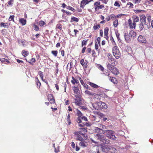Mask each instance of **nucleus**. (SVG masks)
<instances>
[{
  "mask_svg": "<svg viewBox=\"0 0 153 153\" xmlns=\"http://www.w3.org/2000/svg\"><path fill=\"white\" fill-rule=\"evenodd\" d=\"M103 134H105L107 137L110 139L114 140H117V137L114 135V132L113 131L104 130L103 131Z\"/></svg>",
  "mask_w": 153,
  "mask_h": 153,
  "instance_id": "obj_1",
  "label": "nucleus"
},
{
  "mask_svg": "<svg viewBox=\"0 0 153 153\" xmlns=\"http://www.w3.org/2000/svg\"><path fill=\"white\" fill-rule=\"evenodd\" d=\"M112 52L113 55L116 59H119L120 56V53L118 47L114 46L112 48Z\"/></svg>",
  "mask_w": 153,
  "mask_h": 153,
  "instance_id": "obj_2",
  "label": "nucleus"
},
{
  "mask_svg": "<svg viewBox=\"0 0 153 153\" xmlns=\"http://www.w3.org/2000/svg\"><path fill=\"white\" fill-rule=\"evenodd\" d=\"M72 88L73 90L74 91V93L76 94L75 95V97L76 98H79L80 96V93L78 87L73 86Z\"/></svg>",
  "mask_w": 153,
  "mask_h": 153,
  "instance_id": "obj_3",
  "label": "nucleus"
},
{
  "mask_svg": "<svg viewBox=\"0 0 153 153\" xmlns=\"http://www.w3.org/2000/svg\"><path fill=\"white\" fill-rule=\"evenodd\" d=\"M95 138L97 139L100 140L101 142H102L105 137L104 135L100 134H97L94 135Z\"/></svg>",
  "mask_w": 153,
  "mask_h": 153,
  "instance_id": "obj_4",
  "label": "nucleus"
},
{
  "mask_svg": "<svg viewBox=\"0 0 153 153\" xmlns=\"http://www.w3.org/2000/svg\"><path fill=\"white\" fill-rule=\"evenodd\" d=\"M137 40L140 42L143 43H146V40L144 37L142 36H139L137 39Z\"/></svg>",
  "mask_w": 153,
  "mask_h": 153,
  "instance_id": "obj_5",
  "label": "nucleus"
},
{
  "mask_svg": "<svg viewBox=\"0 0 153 153\" xmlns=\"http://www.w3.org/2000/svg\"><path fill=\"white\" fill-rule=\"evenodd\" d=\"M108 59L109 61L111 63V64L112 65H116L115 63V59L114 58L112 55L108 54Z\"/></svg>",
  "mask_w": 153,
  "mask_h": 153,
  "instance_id": "obj_6",
  "label": "nucleus"
},
{
  "mask_svg": "<svg viewBox=\"0 0 153 153\" xmlns=\"http://www.w3.org/2000/svg\"><path fill=\"white\" fill-rule=\"evenodd\" d=\"M98 106L99 107L102 109H106L107 108L106 104L104 102H98Z\"/></svg>",
  "mask_w": 153,
  "mask_h": 153,
  "instance_id": "obj_7",
  "label": "nucleus"
},
{
  "mask_svg": "<svg viewBox=\"0 0 153 153\" xmlns=\"http://www.w3.org/2000/svg\"><path fill=\"white\" fill-rule=\"evenodd\" d=\"M140 16V22L146 24V16L144 14H142Z\"/></svg>",
  "mask_w": 153,
  "mask_h": 153,
  "instance_id": "obj_8",
  "label": "nucleus"
},
{
  "mask_svg": "<svg viewBox=\"0 0 153 153\" xmlns=\"http://www.w3.org/2000/svg\"><path fill=\"white\" fill-rule=\"evenodd\" d=\"M108 78L109 80L114 84H117L118 83V82L115 78L110 76H109Z\"/></svg>",
  "mask_w": 153,
  "mask_h": 153,
  "instance_id": "obj_9",
  "label": "nucleus"
},
{
  "mask_svg": "<svg viewBox=\"0 0 153 153\" xmlns=\"http://www.w3.org/2000/svg\"><path fill=\"white\" fill-rule=\"evenodd\" d=\"M124 37L125 39L126 42H128L130 41V36L129 35H128V33H125Z\"/></svg>",
  "mask_w": 153,
  "mask_h": 153,
  "instance_id": "obj_10",
  "label": "nucleus"
},
{
  "mask_svg": "<svg viewBox=\"0 0 153 153\" xmlns=\"http://www.w3.org/2000/svg\"><path fill=\"white\" fill-rule=\"evenodd\" d=\"M19 22L22 24V25H24L26 24V20L23 18H20Z\"/></svg>",
  "mask_w": 153,
  "mask_h": 153,
  "instance_id": "obj_11",
  "label": "nucleus"
},
{
  "mask_svg": "<svg viewBox=\"0 0 153 153\" xmlns=\"http://www.w3.org/2000/svg\"><path fill=\"white\" fill-rule=\"evenodd\" d=\"M111 71L112 72V73L116 75L118 74L119 73L118 70L115 67L113 68L112 69V71Z\"/></svg>",
  "mask_w": 153,
  "mask_h": 153,
  "instance_id": "obj_12",
  "label": "nucleus"
},
{
  "mask_svg": "<svg viewBox=\"0 0 153 153\" xmlns=\"http://www.w3.org/2000/svg\"><path fill=\"white\" fill-rule=\"evenodd\" d=\"M72 80L71 81V83L74 85H75V83L78 84L79 82L77 79H76L74 77H72Z\"/></svg>",
  "mask_w": 153,
  "mask_h": 153,
  "instance_id": "obj_13",
  "label": "nucleus"
},
{
  "mask_svg": "<svg viewBox=\"0 0 153 153\" xmlns=\"http://www.w3.org/2000/svg\"><path fill=\"white\" fill-rule=\"evenodd\" d=\"M35 81L36 82L37 87L38 88H39L41 85V83L40 82L39 79L37 77H36L35 79Z\"/></svg>",
  "mask_w": 153,
  "mask_h": 153,
  "instance_id": "obj_14",
  "label": "nucleus"
},
{
  "mask_svg": "<svg viewBox=\"0 0 153 153\" xmlns=\"http://www.w3.org/2000/svg\"><path fill=\"white\" fill-rule=\"evenodd\" d=\"M129 34L130 35L131 37L133 38L136 36V33L131 30Z\"/></svg>",
  "mask_w": 153,
  "mask_h": 153,
  "instance_id": "obj_15",
  "label": "nucleus"
},
{
  "mask_svg": "<svg viewBox=\"0 0 153 153\" xmlns=\"http://www.w3.org/2000/svg\"><path fill=\"white\" fill-rule=\"evenodd\" d=\"M114 65H112L111 64L108 63L107 65V68L111 71H112V69L114 67Z\"/></svg>",
  "mask_w": 153,
  "mask_h": 153,
  "instance_id": "obj_16",
  "label": "nucleus"
},
{
  "mask_svg": "<svg viewBox=\"0 0 153 153\" xmlns=\"http://www.w3.org/2000/svg\"><path fill=\"white\" fill-rule=\"evenodd\" d=\"M89 84L90 85L91 87L94 88H97L100 87L97 85L90 82H89Z\"/></svg>",
  "mask_w": 153,
  "mask_h": 153,
  "instance_id": "obj_17",
  "label": "nucleus"
},
{
  "mask_svg": "<svg viewBox=\"0 0 153 153\" xmlns=\"http://www.w3.org/2000/svg\"><path fill=\"white\" fill-rule=\"evenodd\" d=\"M9 25L7 23H5L1 22L0 24V26L1 27H3L4 28L8 27Z\"/></svg>",
  "mask_w": 153,
  "mask_h": 153,
  "instance_id": "obj_18",
  "label": "nucleus"
},
{
  "mask_svg": "<svg viewBox=\"0 0 153 153\" xmlns=\"http://www.w3.org/2000/svg\"><path fill=\"white\" fill-rule=\"evenodd\" d=\"M92 106L95 110H98L100 108L98 106V102L94 103L92 104Z\"/></svg>",
  "mask_w": 153,
  "mask_h": 153,
  "instance_id": "obj_19",
  "label": "nucleus"
},
{
  "mask_svg": "<svg viewBox=\"0 0 153 153\" xmlns=\"http://www.w3.org/2000/svg\"><path fill=\"white\" fill-rule=\"evenodd\" d=\"M145 25H146V24L140 22L139 25L140 30V31L142 30L144 28V26Z\"/></svg>",
  "mask_w": 153,
  "mask_h": 153,
  "instance_id": "obj_20",
  "label": "nucleus"
},
{
  "mask_svg": "<svg viewBox=\"0 0 153 153\" xmlns=\"http://www.w3.org/2000/svg\"><path fill=\"white\" fill-rule=\"evenodd\" d=\"M22 54L23 56L26 57L28 55L29 53L28 51H26L25 50H23L22 51Z\"/></svg>",
  "mask_w": 153,
  "mask_h": 153,
  "instance_id": "obj_21",
  "label": "nucleus"
},
{
  "mask_svg": "<svg viewBox=\"0 0 153 153\" xmlns=\"http://www.w3.org/2000/svg\"><path fill=\"white\" fill-rule=\"evenodd\" d=\"M96 114L99 117L102 118L104 116V114L101 113L100 112L97 111L96 112Z\"/></svg>",
  "mask_w": 153,
  "mask_h": 153,
  "instance_id": "obj_22",
  "label": "nucleus"
},
{
  "mask_svg": "<svg viewBox=\"0 0 153 153\" xmlns=\"http://www.w3.org/2000/svg\"><path fill=\"white\" fill-rule=\"evenodd\" d=\"M133 21L135 22H137L139 21V18L137 16H134L133 17Z\"/></svg>",
  "mask_w": 153,
  "mask_h": 153,
  "instance_id": "obj_23",
  "label": "nucleus"
},
{
  "mask_svg": "<svg viewBox=\"0 0 153 153\" xmlns=\"http://www.w3.org/2000/svg\"><path fill=\"white\" fill-rule=\"evenodd\" d=\"M13 2L14 0H10V1L8 2L7 6L8 7H12L13 4Z\"/></svg>",
  "mask_w": 153,
  "mask_h": 153,
  "instance_id": "obj_24",
  "label": "nucleus"
},
{
  "mask_svg": "<svg viewBox=\"0 0 153 153\" xmlns=\"http://www.w3.org/2000/svg\"><path fill=\"white\" fill-rule=\"evenodd\" d=\"M85 93L86 94L88 95H94V93H93L90 91L87 90H85Z\"/></svg>",
  "mask_w": 153,
  "mask_h": 153,
  "instance_id": "obj_25",
  "label": "nucleus"
},
{
  "mask_svg": "<svg viewBox=\"0 0 153 153\" xmlns=\"http://www.w3.org/2000/svg\"><path fill=\"white\" fill-rule=\"evenodd\" d=\"M104 144H108L109 143V140L108 139H106V137H105V139H104L102 142Z\"/></svg>",
  "mask_w": 153,
  "mask_h": 153,
  "instance_id": "obj_26",
  "label": "nucleus"
},
{
  "mask_svg": "<svg viewBox=\"0 0 153 153\" xmlns=\"http://www.w3.org/2000/svg\"><path fill=\"white\" fill-rule=\"evenodd\" d=\"M79 19L77 18L73 17L71 19V22H78L79 21Z\"/></svg>",
  "mask_w": 153,
  "mask_h": 153,
  "instance_id": "obj_27",
  "label": "nucleus"
},
{
  "mask_svg": "<svg viewBox=\"0 0 153 153\" xmlns=\"http://www.w3.org/2000/svg\"><path fill=\"white\" fill-rule=\"evenodd\" d=\"M108 30L109 29L108 27H106L105 28L104 31V36H106L107 35H108Z\"/></svg>",
  "mask_w": 153,
  "mask_h": 153,
  "instance_id": "obj_28",
  "label": "nucleus"
},
{
  "mask_svg": "<svg viewBox=\"0 0 153 153\" xmlns=\"http://www.w3.org/2000/svg\"><path fill=\"white\" fill-rule=\"evenodd\" d=\"M100 27V26L99 24L97 25V24H94L93 28L94 30H97Z\"/></svg>",
  "mask_w": 153,
  "mask_h": 153,
  "instance_id": "obj_29",
  "label": "nucleus"
},
{
  "mask_svg": "<svg viewBox=\"0 0 153 153\" xmlns=\"http://www.w3.org/2000/svg\"><path fill=\"white\" fill-rule=\"evenodd\" d=\"M86 4V3L84 0H82L80 4V7H84L85 5Z\"/></svg>",
  "mask_w": 153,
  "mask_h": 153,
  "instance_id": "obj_30",
  "label": "nucleus"
},
{
  "mask_svg": "<svg viewBox=\"0 0 153 153\" xmlns=\"http://www.w3.org/2000/svg\"><path fill=\"white\" fill-rule=\"evenodd\" d=\"M88 40V39L83 40L82 43V46H83L84 45H86Z\"/></svg>",
  "mask_w": 153,
  "mask_h": 153,
  "instance_id": "obj_31",
  "label": "nucleus"
},
{
  "mask_svg": "<svg viewBox=\"0 0 153 153\" xmlns=\"http://www.w3.org/2000/svg\"><path fill=\"white\" fill-rule=\"evenodd\" d=\"M47 97L48 101H49L51 99L52 100V99L54 98L53 95L51 94H48Z\"/></svg>",
  "mask_w": 153,
  "mask_h": 153,
  "instance_id": "obj_32",
  "label": "nucleus"
},
{
  "mask_svg": "<svg viewBox=\"0 0 153 153\" xmlns=\"http://www.w3.org/2000/svg\"><path fill=\"white\" fill-rule=\"evenodd\" d=\"M118 22L117 19H116L113 22L114 26V27H116L118 25Z\"/></svg>",
  "mask_w": 153,
  "mask_h": 153,
  "instance_id": "obj_33",
  "label": "nucleus"
},
{
  "mask_svg": "<svg viewBox=\"0 0 153 153\" xmlns=\"http://www.w3.org/2000/svg\"><path fill=\"white\" fill-rule=\"evenodd\" d=\"M98 127H99L100 128H101V129H102V131L103 132L102 133H103V130L104 129V127L105 126L104 125L101 124H99L98 125Z\"/></svg>",
  "mask_w": 153,
  "mask_h": 153,
  "instance_id": "obj_34",
  "label": "nucleus"
},
{
  "mask_svg": "<svg viewBox=\"0 0 153 153\" xmlns=\"http://www.w3.org/2000/svg\"><path fill=\"white\" fill-rule=\"evenodd\" d=\"M128 22L130 27L131 28H133V27L132 26V22L131 20V19H128Z\"/></svg>",
  "mask_w": 153,
  "mask_h": 153,
  "instance_id": "obj_35",
  "label": "nucleus"
},
{
  "mask_svg": "<svg viewBox=\"0 0 153 153\" xmlns=\"http://www.w3.org/2000/svg\"><path fill=\"white\" fill-rule=\"evenodd\" d=\"M145 10H134V12L136 13L144 12Z\"/></svg>",
  "mask_w": 153,
  "mask_h": 153,
  "instance_id": "obj_36",
  "label": "nucleus"
},
{
  "mask_svg": "<svg viewBox=\"0 0 153 153\" xmlns=\"http://www.w3.org/2000/svg\"><path fill=\"white\" fill-rule=\"evenodd\" d=\"M45 24V23L43 21H40L39 22V25L40 26H43Z\"/></svg>",
  "mask_w": 153,
  "mask_h": 153,
  "instance_id": "obj_37",
  "label": "nucleus"
},
{
  "mask_svg": "<svg viewBox=\"0 0 153 153\" xmlns=\"http://www.w3.org/2000/svg\"><path fill=\"white\" fill-rule=\"evenodd\" d=\"M14 17L15 16L14 15L10 16L9 18V21H13L14 22Z\"/></svg>",
  "mask_w": 153,
  "mask_h": 153,
  "instance_id": "obj_38",
  "label": "nucleus"
},
{
  "mask_svg": "<svg viewBox=\"0 0 153 153\" xmlns=\"http://www.w3.org/2000/svg\"><path fill=\"white\" fill-rule=\"evenodd\" d=\"M103 74H104L106 76H108V77L109 76H110L109 75L110 74L109 73L108 71V70H106L105 71L104 73H103Z\"/></svg>",
  "mask_w": 153,
  "mask_h": 153,
  "instance_id": "obj_39",
  "label": "nucleus"
},
{
  "mask_svg": "<svg viewBox=\"0 0 153 153\" xmlns=\"http://www.w3.org/2000/svg\"><path fill=\"white\" fill-rule=\"evenodd\" d=\"M100 148L101 150H102V152H105V149H106V148L105 146H101L100 147Z\"/></svg>",
  "mask_w": 153,
  "mask_h": 153,
  "instance_id": "obj_40",
  "label": "nucleus"
},
{
  "mask_svg": "<svg viewBox=\"0 0 153 153\" xmlns=\"http://www.w3.org/2000/svg\"><path fill=\"white\" fill-rule=\"evenodd\" d=\"M51 53L55 57L57 55L58 52L57 51H52Z\"/></svg>",
  "mask_w": 153,
  "mask_h": 153,
  "instance_id": "obj_41",
  "label": "nucleus"
},
{
  "mask_svg": "<svg viewBox=\"0 0 153 153\" xmlns=\"http://www.w3.org/2000/svg\"><path fill=\"white\" fill-rule=\"evenodd\" d=\"M102 129L100 128H98V127H95V131L97 132H100L101 131H102Z\"/></svg>",
  "mask_w": 153,
  "mask_h": 153,
  "instance_id": "obj_42",
  "label": "nucleus"
},
{
  "mask_svg": "<svg viewBox=\"0 0 153 153\" xmlns=\"http://www.w3.org/2000/svg\"><path fill=\"white\" fill-rule=\"evenodd\" d=\"M110 40H111V41L113 45H116V44L115 42V41H114L113 37L112 36H111L110 37Z\"/></svg>",
  "mask_w": 153,
  "mask_h": 153,
  "instance_id": "obj_43",
  "label": "nucleus"
},
{
  "mask_svg": "<svg viewBox=\"0 0 153 153\" xmlns=\"http://www.w3.org/2000/svg\"><path fill=\"white\" fill-rule=\"evenodd\" d=\"M81 119V117H79L76 118V121L78 123H79V124L80 123H81L82 121Z\"/></svg>",
  "mask_w": 153,
  "mask_h": 153,
  "instance_id": "obj_44",
  "label": "nucleus"
},
{
  "mask_svg": "<svg viewBox=\"0 0 153 153\" xmlns=\"http://www.w3.org/2000/svg\"><path fill=\"white\" fill-rule=\"evenodd\" d=\"M78 137L76 138V140L82 141L83 140L82 138L79 136V135L77 136Z\"/></svg>",
  "mask_w": 153,
  "mask_h": 153,
  "instance_id": "obj_45",
  "label": "nucleus"
},
{
  "mask_svg": "<svg viewBox=\"0 0 153 153\" xmlns=\"http://www.w3.org/2000/svg\"><path fill=\"white\" fill-rule=\"evenodd\" d=\"M127 5L129 6V7L131 8H133V4L130 2H129L127 4Z\"/></svg>",
  "mask_w": 153,
  "mask_h": 153,
  "instance_id": "obj_46",
  "label": "nucleus"
},
{
  "mask_svg": "<svg viewBox=\"0 0 153 153\" xmlns=\"http://www.w3.org/2000/svg\"><path fill=\"white\" fill-rule=\"evenodd\" d=\"M67 8L68 10L73 11V12H74L75 10L74 9L70 6H67Z\"/></svg>",
  "mask_w": 153,
  "mask_h": 153,
  "instance_id": "obj_47",
  "label": "nucleus"
},
{
  "mask_svg": "<svg viewBox=\"0 0 153 153\" xmlns=\"http://www.w3.org/2000/svg\"><path fill=\"white\" fill-rule=\"evenodd\" d=\"M34 29L36 31H38L39 30V27L38 26L35 24L33 25Z\"/></svg>",
  "mask_w": 153,
  "mask_h": 153,
  "instance_id": "obj_48",
  "label": "nucleus"
},
{
  "mask_svg": "<svg viewBox=\"0 0 153 153\" xmlns=\"http://www.w3.org/2000/svg\"><path fill=\"white\" fill-rule=\"evenodd\" d=\"M79 145L82 147H85L86 146L84 142L81 141L79 143Z\"/></svg>",
  "mask_w": 153,
  "mask_h": 153,
  "instance_id": "obj_49",
  "label": "nucleus"
},
{
  "mask_svg": "<svg viewBox=\"0 0 153 153\" xmlns=\"http://www.w3.org/2000/svg\"><path fill=\"white\" fill-rule=\"evenodd\" d=\"M80 62L81 65L83 66L84 67V65L85 64V63L84 62V60L83 59H82L80 60Z\"/></svg>",
  "mask_w": 153,
  "mask_h": 153,
  "instance_id": "obj_50",
  "label": "nucleus"
},
{
  "mask_svg": "<svg viewBox=\"0 0 153 153\" xmlns=\"http://www.w3.org/2000/svg\"><path fill=\"white\" fill-rule=\"evenodd\" d=\"M86 124L85 123H83L81 122L79 124V126L80 127H83L85 126Z\"/></svg>",
  "mask_w": 153,
  "mask_h": 153,
  "instance_id": "obj_51",
  "label": "nucleus"
},
{
  "mask_svg": "<svg viewBox=\"0 0 153 153\" xmlns=\"http://www.w3.org/2000/svg\"><path fill=\"white\" fill-rule=\"evenodd\" d=\"M96 8L97 7L98 8V10L99 9H101L102 8H104V6L103 4H102L101 5H100L98 7H96Z\"/></svg>",
  "mask_w": 153,
  "mask_h": 153,
  "instance_id": "obj_52",
  "label": "nucleus"
},
{
  "mask_svg": "<svg viewBox=\"0 0 153 153\" xmlns=\"http://www.w3.org/2000/svg\"><path fill=\"white\" fill-rule=\"evenodd\" d=\"M98 68L101 71H103L104 69L103 67L100 65H98Z\"/></svg>",
  "mask_w": 153,
  "mask_h": 153,
  "instance_id": "obj_53",
  "label": "nucleus"
},
{
  "mask_svg": "<svg viewBox=\"0 0 153 153\" xmlns=\"http://www.w3.org/2000/svg\"><path fill=\"white\" fill-rule=\"evenodd\" d=\"M39 76L41 78L42 77H44L43 74L42 72L41 71H39Z\"/></svg>",
  "mask_w": 153,
  "mask_h": 153,
  "instance_id": "obj_54",
  "label": "nucleus"
},
{
  "mask_svg": "<svg viewBox=\"0 0 153 153\" xmlns=\"http://www.w3.org/2000/svg\"><path fill=\"white\" fill-rule=\"evenodd\" d=\"M49 101L51 104H53L55 103V100L54 98L52 99V100L51 99Z\"/></svg>",
  "mask_w": 153,
  "mask_h": 153,
  "instance_id": "obj_55",
  "label": "nucleus"
},
{
  "mask_svg": "<svg viewBox=\"0 0 153 153\" xmlns=\"http://www.w3.org/2000/svg\"><path fill=\"white\" fill-rule=\"evenodd\" d=\"M114 5L115 6L118 7H120V5L119 4V3H118V1H117L115 2L114 4Z\"/></svg>",
  "mask_w": 153,
  "mask_h": 153,
  "instance_id": "obj_56",
  "label": "nucleus"
},
{
  "mask_svg": "<svg viewBox=\"0 0 153 153\" xmlns=\"http://www.w3.org/2000/svg\"><path fill=\"white\" fill-rule=\"evenodd\" d=\"M0 60L1 62H8V61H7V59H6L4 58H1L0 59Z\"/></svg>",
  "mask_w": 153,
  "mask_h": 153,
  "instance_id": "obj_57",
  "label": "nucleus"
},
{
  "mask_svg": "<svg viewBox=\"0 0 153 153\" xmlns=\"http://www.w3.org/2000/svg\"><path fill=\"white\" fill-rule=\"evenodd\" d=\"M77 114H78L79 117H81L82 116V114L80 111L78 110L77 111Z\"/></svg>",
  "mask_w": 153,
  "mask_h": 153,
  "instance_id": "obj_58",
  "label": "nucleus"
},
{
  "mask_svg": "<svg viewBox=\"0 0 153 153\" xmlns=\"http://www.w3.org/2000/svg\"><path fill=\"white\" fill-rule=\"evenodd\" d=\"M95 49L96 50H97L98 49V48H99L98 45L96 42L95 41Z\"/></svg>",
  "mask_w": 153,
  "mask_h": 153,
  "instance_id": "obj_59",
  "label": "nucleus"
},
{
  "mask_svg": "<svg viewBox=\"0 0 153 153\" xmlns=\"http://www.w3.org/2000/svg\"><path fill=\"white\" fill-rule=\"evenodd\" d=\"M56 27L60 30H61L62 29V25L60 24H57L56 25Z\"/></svg>",
  "mask_w": 153,
  "mask_h": 153,
  "instance_id": "obj_60",
  "label": "nucleus"
},
{
  "mask_svg": "<svg viewBox=\"0 0 153 153\" xmlns=\"http://www.w3.org/2000/svg\"><path fill=\"white\" fill-rule=\"evenodd\" d=\"M136 22L133 21L132 26L133 27V28H134V29H135V27H136Z\"/></svg>",
  "mask_w": 153,
  "mask_h": 153,
  "instance_id": "obj_61",
  "label": "nucleus"
},
{
  "mask_svg": "<svg viewBox=\"0 0 153 153\" xmlns=\"http://www.w3.org/2000/svg\"><path fill=\"white\" fill-rule=\"evenodd\" d=\"M81 119H82V120L85 121H87V119L86 117L82 116V117H81Z\"/></svg>",
  "mask_w": 153,
  "mask_h": 153,
  "instance_id": "obj_62",
  "label": "nucleus"
},
{
  "mask_svg": "<svg viewBox=\"0 0 153 153\" xmlns=\"http://www.w3.org/2000/svg\"><path fill=\"white\" fill-rule=\"evenodd\" d=\"M91 153H100L99 151V149L98 148H97L96 151H93Z\"/></svg>",
  "mask_w": 153,
  "mask_h": 153,
  "instance_id": "obj_63",
  "label": "nucleus"
},
{
  "mask_svg": "<svg viewBox=\"0 0 153 153\" xmlns=\"http://www.w3.org/2000/svg\"><path fill=\"white\" fill-rule=\"evenodd\" d=\"M82 85L86 89L87 88H88V86L87 84L84 83V84H83Z\"/></svg>",
  "mask_w": 153,
  "mask_h": 153,
  "instance_id": "obj_64",
  "label": "nucleus"
}]
</instances>
